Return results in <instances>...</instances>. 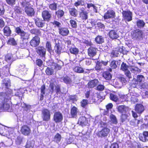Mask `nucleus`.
I'll return each mask as SVG.
<instances>
[{
    "label": "nucleus",
    "mask_w": 148,
    "mask_h": 148,
    "mask_svg": "<svg viewBox=\"0 0 148 148\" xmlns=\"http://www.w3.org/2000/svg\"><path fill=\"white\" fill-rule=\"evenodd\" d=\"M9 92H0V110L4 111H9L10 110L11 106L9 97L10 93Z\"/></svg>",
    "instance_id": "f257e3e1"
},
{
    "label": "nucleus",
    "mask_w": 148,
    "mask_h": 148,
    "mask_svg": "<svg viewBox=\"0 0 148 148\" xmlns=\"http://www.w3.org/2000/svg\"><path fill=\"white\" fill-rule=\"evenodd\" d=\"M21 26L17 27L15 29V32L17 34L20 36L21 40H28L30 38V34L22 30Z\"/></svg>",
    "instance_id": "f03ea898"
},
{
    "label": "nucleus",
    "mask_w": 148,
    "mask_h": 148,
    "mask_svg": "<svg viewBox=\"0 0 148 148\" xmlns=\"http://www.w3.org/2000/svg\"><path fill=\"white\" fill-rule=\"evenodd\" d=\"M110 131V129L106 127H104L102 129L98 132L97 133V136L100 138L106 137L109 134Z\"/></svg>",
    "instance_id": "7ed1b4c3"
},
{
    "label": "nucleus",
    "mask_w": 148,
    "mask_h": 148,
    "mask_svg": "<svg viewBox=\"0 0 148 148\" xmlns=\"http://www.w3.org/2000/svg\"><path fill=\"white\" fill-rule=\"evenodd\" d=\"M122 13L123 18L126 21L129 22L132 20V13L130 10H123Z\"/></svg>",
    "instance_id": "20e7f679"
},
{
    "label": "nucleus",
    "mask_w": 148,
    "mask_h": 148,
    "mask_svg": "<svg viewBox=\"0 0 148 148\" xmlns=\"http://www.w3.org/2000/svg\"><path fill=\"white\" fill-rule=\"evenodd\" d=\"M55 87V90L56 93L57 95L60 94L61 92V88L60 86L59 85H56L53 82H51L50 83L49 85V91L51 94L53 93L54 92V88Z\"/></svg>",
    "instance_id": "39448f33"
},
{
    "label": "nucleus",
    "mask_w": 148,
    "mask_h": 148,
    "mask_svg": "<svg viewBox=\"0 0 148 148\" xmlns=\"http://www.w3.org/2000/svg\"><path fill=\"white\" fill-rule=\"evenodd\" d=\"M42 118L43 121L47 122L51 119V113L50 111L47 109H44L42 111Z\"/></svg>",
    "instance_id": "423d86ee"
},
{
    "label": "nucleus",
    "mask_w": 148,
    "mask_h": 148,
    "mask_svg": "<svg viewBox=\"0 0 148 148\" xmlns=\"http://www.w3.org/2000/svg\"><path fill=\"white\" fill-rule=\"evenodd\" d=\"M79 17L84 21H85L88 18V12L85 10V9L83 7L79 9Z\"/></svg>",
    "instance_id": "0eeeda50"
},
{
    "label": "nucleus",
    "mask_w": 148,
    "mask_h": 148,
    "mask_svg": "<svg viewBox=\"0 0 148 148\" xmlns=\"http://www.w3.org/2000/svg\"><path fill=\"white\" fill-rule=\"evenodd\" d=\"M116 17V13L114 11L112 10H107L104 14L103 16L104 19L105 20L107 19H113Z\"/></svg>",
    "instance_id": "6e6552de"
},
{
    "label": "nucleus",
    "mask_w": 148,
    "mask_h": 148,
    "mask_svg": "<svg viewBox=\"0 0 148 148\" xmlns=\"http://www.w3.org/2000/svg\"><path fill=\"white\" fill-rule=\"evenodd\" d=\"M20 132L24 136H28L31 133V130L30 127L26 125H22L21 127Z\"/></svg>",
    "instance_id": "1a4fd4ad"
},
{
    "label": "nucleus",
    "mask_w": 148,
    "mask_h": 148,
    "mask_svg": "<svg viewBox=\"0 0 148 148\" xmlns=\"http://www.w3.org/2000/svg\"><path fill=\"white\" fill-rule=\"evenodd\" d=\"M40 37L37 36L33 37L29 42L30 46L32 47H36L39 45L40 42Z\"/></svg>",
    "instance_id": "9d476101"
},
{
    "label": "nucleus",
    "mask_w": 148,
    "mask_h": 148,
    "mask_svg": "<svg viewBox=\"0 0 148 148\" xmlns=\"http://www.w3.org/2000/svg\"><path fill=\"white\" fill-rule=\"evenodd\" d=\"M63 119L62 114L60 112H55L53 116V121L56 123L61 122Z\"/></svg>",
    "instance_id": "9b49d317"
},
{
    "label": "nucleus",
    "mask_w": 148,
    "mask_h": 148,
    "mask_svg": "<svg viewBox=\"0 0 148 148\" xmlns=\"http://www.w3.org/2000/svg\"><path fill=\"white\" fill-rule=\"evenodd\" d=\"M59 34L62 36H68L70 33V31L68 27H61L58 28Z\"/></svg>",
    "instance_id": "f8f14e48"
},
{
    "label": "nucleus",
    "mask_w": 148,
    "mask_h": 148,
    "mask_svg": "<svg viewBox=\"0 0 148 148\" xmlns=\"http://www.w3.org/2000/svg\"><path fill=\"white\" fill-rule=\"evenodd\" d=\"M36 53L41 57H45L46 53V49L42 46H40L36 48Z\"/></svg>",
    "instance_id": "ddd939ff"
},
{
    "label": "nucleus",
    "mask_w": 148,
    "mask_h": 148,
    "mask_svg": "<svg viewBox=\"0 0 148 148\" xmlns=\"http://www.w3.org/2000/svg\"><path fill=\"white\" fill-rule=\"evenodd\" d=\"M79 112L78 108L75 106H73L70 109V118H76Z\"/></svg>",
    "instance_id": "4468645a"
},
{
    "label": "nucleus",
    "mask_w": 148,
    "mask_h": 148,
    "mask_svg": "<svg viewBox=\"0 0 148 148\" xmlns=\"http://www.w3.org/2000/svg\"><path fill=\"white\" fill-rule=\"evenodd\" d=\"M42 16L44 21H49L51 19V14L48 10H44L42 13Z\"/></svg>",
    "instance_id": "2eb2a0df"
},
{
    "label": "nucleus",
    "mask_w": 148,
    "mask_h": 148,
    "mask_svg": "<svg viewBox=\"0 0 148 148\" xmlns=\"http://www.w3.org/2000/svg\"><path fill=\"white\" fill-rule=\"evenodd\" d=\"M138 138L140 140L143 142L148 141V131H144L142 133L140 134Z\"/></svg>",
    "instance_id": "dca6fc26"
},
{
    "label": "nucleus",
    "mask_w": 148,
    "mask_h": 148,
    "mask_svg": "<svg viewBox=\"0 0 148 148\" xmlns=\"http://www.w3.org/2000/svg\"><path fill=\"white\" fill-rule=\"evenodd\" d=\"M25 11L27 14L29 16H34L35 14V11L33 8L31 7L26 6L25 8Z\"/></svg>",
    "instance_id": "f3484780"
},
{
    "label": "nucleus",
    "mask_w": 148,
    "mask_h": 148,
    "mask_svg": "<svg viewBox=\"0 0 148 148\" xmlns=\"http://www.w3.org/2000/svg\"><path fill=\"white\" fill-rule=\"evenodd\" d=\"M44 21L42 18H38L34 20L36 26L38 27H42L45 26V23Z\"/></svg>",
    "instance_id": "a211bd4d"
},
{
    "label": "nucleus",
    "mask_w": 148,
    "mask_h": 148,
    "mask_svg": "<svg viewBox=\"0 0 148 148\" xmlns=\"http://www.w3.org/2000/svg\"><path fill=\"white\" fill-rule=\"evenodd\" d=\"M2 85L3 86H4L6 88L8 89V91H6L5 92H8L9 90V92L10 93V90L9 89V87L11 86V82L10 80L9 79L5 78L2 80Z\"/></svg>",
    "instance_id": "6ab92c4d"
},
{
    "label": "nucleus",
    "mask_w": 148,
    "mask_h": 148,
    "mask_svg": "<svg viewBox=\"0 0 148 148\" xmlns=\"http://www.w3.org/2000/svg\"><path fill=\"white\" fill-rule=\"evenodd\" d=\"M3 31L4 35L7 37L10 36L12 34L11 30L8 25L5 26L3 28Z\"/></svg>",
    "instance_id": "aec40b11"
},
{
    "label": "nucleus",
    "mask_w": 148,
    "mask_h": 148,
    "mask_svg": "<svg viewBox=\"0 0 148 148\" xmlns=\"http://www.w3.org/2000/svg\"><path fill=\"white\" fill-rule=\"evenodd\" d=\"M143 33L142 31L139 29H138L137 31L134 32L133 35V36L136 39H140L143 38Z\"/></svg>",
    "instance_id": "412c9836"
},
{
    "label": "nucleus",
    "mask_w": 148,
    "mask_h": 148,
    "mask_svg": "<svg viewBox=\"0 0 148 148\" xmlns=\"http://www.w3.org/2000/svg\"><path fill=\"white\" fill-rule=\"evenodd\" d=\"M135 110L138 114L142 113L145 110L143 106L141 104H137L136 105Z\"/></svg>",
    "instance_id": "4be33fe9"
},
{
    "label": "nucleus",
    "mask_w": 148,
    "mask_h": 148,
    "mask_svg": "<svg viewBox=\"0 0 148 148\" xmlns=\"http://www.w3.org/2000/svg\"><path fill=\"white\" fill-rule=\"evenodd\" d=\"M88 53L90 57H93L97 53V49L92 47H90L88 49Z\"/></svg>",
    "instance_id": "5701e85b"
},
{
    "label": "nucleus",
    "mask_w": 148,
    "mask_h": 148,
    "mask_svg": "<svg viewBox=\"0 0 148 148\" xmlns=\"http://www.w3.org/2000/svg\"><path fill=\"white\" fill-rule=\"evenodd\" d=\"M99 81L97 79H94L89 81L87 84L88 88H90L96 86L98 84Z\"/></svg>",
    "instance_id": "b1692460"
},
{
    "label": "nucleus",
    "mask_w": 148,
    "mask_h": 148,
    "mask_svg": "<svg viewBox=\"0 0 148 148\" xmlns=\"http://www.w3.org/2000/svg\"><path fill=\"white\" fill-rule=\"evenodd\" d=\"M69 13L70 15L72 16L75 17L78 15V11L75 8L73 7L68 8Z\"/></svg>",
    "instance_id": "393cba45"
},
{
    "label": "nucleus",
    "mask_w": 148,
    "mask_h": 148,
    "mask_svg": "<svg viewBox=\"0 0 148 148\" xmlns=\"http://www.w3.org/2000/svg\"><path fill=\"white\" fill-rule=\"evenodd\" d=\"M118 112L121 114L126 113L127 107L125 105H120L117 108Z\"/></svg>",
    "instance_id": "a878e982"
},
{
    "label": "nucleus",
    "mask_w": 148,
    "mask_h": 148,
    "mask_svg": "<svg viewBox=\"0 0 148 148\" xmlns=\"http://www.w3.org/2000/svg\"><path fill=\"white\" fill-rule=\"evenodd\" d=\"M78 123L82 126H85L87 123L86 118L84 116H81L78 120Z\"/></svg>",
    "instance_id": "bb28decb"
},
{
    "label": "nucleus",
    "mask_w": 148,
    "mask_h": 148,
    "mask_svg": "<svg viewBox=\"0 0 148 148\" xmlns=\"http://www.w3.org/2000/svg\"><path fill=\"white\" fill-rule=\"evenodd\" d=\"M108 35L110 38L112 39H116L119 37L118 34L114 30H110L109 33Z\"/></svg>",
    "instance_id": "cd10ccee"
},
{
    "label": "nucleus",
    "mask_w": 148,
    "mask_h": 148,
    "mask_svg": "<svg viewBox=\"0 0 148 148\" xmlns=\"http://www.w3.org/2000/svg\"><path fill=\"white\" fill-rule=\"evenodd\" d=\"M55 52L58 55H60L62 52V48L60 44L59 43H56L54 47Z\"/></svg>",
    "instance_id": "c85d7f7f"
},
{
    "label": "nucleus",
    "mask_w": 148,
    "mask_h": 148,
    "mask_svg": "<svg viewBox=\"0 0 148 148\" xmlns=\"http://www.w3.org/2000/svg\"><path fill=\"white\" fill-rule=\"evenodd\" d=\"M103 77L106 80H110L112 78V75L108 71H104L102 73Z\"/></svg>",
    "instance_id": "c756f323"
},
{
    "label": "nucleus",
    "mask_w": 148,
    "mask_h": 148,
    "mask_svg": "<svg viewBox=\"0 0 148 148\" xmlns=\"http://www.w3.org/2000/svg\"><path fill=\"white\" fill-rule=\"evenodd\" d=\"M14 12L16 15H19L22 14L23 10L19 6L16 5L14 8Z\"/></svg>",
    "instance_id": "7c9ffc66"
},
{
    "label": "nucleus",
    "mask_w": 148,
    "mask_h": 148,
    "mask_svg": "<svg viewBox=\"0 0 148 148\" xmlns=\"http://www.w3.org/2000/svg\"><path fill=\"white\" fill-rule=\"evenodd\" d=\"M116 63L118 65H119L120 64V61L113 60L110 62V66L112 69H116L117 67Z\"/></svg>",
    "instance_id": "2f4dec72"
},
{
    "label": "nucleus",
    "mask_w": 148,
    "mask_h": 148,
    "mask_svg": "<svg viewBox=\"0 0 148 148\" xmlns=\"http://www.w3.org/2000/svg\"><path fill=\"white\" fill-rule=\"evenodd\" d=\"M45 84H43L41 86L40 90V100L41 101L42 100L44 97V95L45 93Z\"/></svg>",
    "instance_id": "473e14b6"
},
{
    "label": "nucleus",
    "mask_w": 148,
    "mask_h": 148,
    "mask_svg": "<svg viewBox=\"0 0 148 148\" xmlns=\"http://www.w3.org/2000/svg\"><path fill=\"white\" fill-rule=\"evenodd\" d=\"M99 95H97V96L93 94L92 95L91 99H90V102L91 103H95L99 99V98L100 97Z\"/></svg>",
    "instance_id": "72a5a7b5"
},
{
    "label": "nucleus",
    "mask_w": 148,
    "mask_h": 148,
    "mask_svg": "<svg viewBox=\"0 0 148 148\" xmlns=\"http://www.w3.org/2000/svg\"><path fill=\"white\" fill-rule=\"evenodd\" d=\"M41 29H33L31 30L30 32L32 34L36 35V36H40L41 35V32L40 31Z\"/></svg>",
    "instance_id": "f704fd0d"
},
{
    "label": "nucleus",
    "mask_w": 148,
    "mask_h": 148,
    "mask_svg": "<svg viewBox=\"0 0 148 148\" xmlns=\"http://www.w3.org/2000/svg\"><path fill=\"white\" fill-rule=\"evenodd\" d=\"M49 66H54V69L56 71H58L60 70L62 68V66L63 65H60L55 63L54 62H52L51 63V64L48 65Z\"/></svg>",
    "instance_id": "c9c22d12"
},
{
    "label": "nucleus",
    "mask_w": 148,
    "mask_h": 148,
    "mask_svg": "<svg viewBox=\"0 0 148 148\" xmlns=\"http://www.w3.org/2000/svg\"><path fill=\"white\" fill-rule=\"evenodd\" d=\"M55 14L58 18H61L64 16V12L62 10L59 9L55 12Z\"/></svg>",
    "instance_id": "e433bc0d"
},
{
    "label": "nucleus",
    "mask_w": 148,
    "mask_h": 148,
    "mask_svg": "<svg viewBox=\"0 0 148 148\" xmlns=\"http://www.w3.org/2000/svg\"><path fill=\"white\" fill-rule=\"evenodd\" d=\"M27 40H21L20 42L19 45L22 49L26 48L27 46Z\"/></svg>",
    "instance_id": "4c0bfd02"
},
{
    "label": "nucleus",
    "mask_w": 148,
    "mask_h": 148,
    "mask_svg": "<svg viewBox=\"0 0 148 148\" xmlns=\"http://www.w3.org/2000/svg\"><path fill=\"white\" fill-rule=\"evenodd\" d=\"M95 40L97 43L101 44L104 42V39L101 36H98L95 38Z\"/></svg>",
    "instance_id": "58836bf2"
},
{
    "label": "nucleus",
    "mask_w": 148,
    "mask_h": 148,
    "mask_svg": "<svg viewBox=\"0 0 148 148\" xmlns=\"http://www.w3.org/2000/svg\"><path fill=\"white\" fill-rule=\"evenodd\" d=\"M7 43L8 45L14 46L17 45L16 42L14 38H10L8 40Z\"/></svg>",
    "instance_id": "ea45409f"
},
{
    "label": "nucleus",
    "mask_w": 148,
    "mask_h": 148,
    "mask_svg": "<svg viewBox=\"0 0 148 148\" xmlns=\"http://www.w3.org/2000/svg\"><path fill=\"white\" fill-rule=\"evenodd\" d=\"M45 72L48 75H52L54 73V69L52 67H47L45 70Z\"/></svg>",
    "instance_id": "a19ab883"
},
{
    "label": "nucleus",
    "mask_w": 148,
    "mask_h": 148,
    "mask_svg": "<svg viewBox=\"0 0 148 148\" xmlns=\"http://www.w3.org/2000/svg\"><path fill=\"white\" fill-rule=\"evenodd\" d=\"M129 66L126 63L123 62L121 65L120 69L122 71L125 72L128 70Z\"/></svg>",
    "instance_id": "79ce46f5"
},
{
    "label": "nucleus",
    "mask_w": 148,
    "mask_h": 148,
    "mask_svg": "<svg viewBox=\"0 0 148 148\" xmlns=\"http://www.w3.org/2000/svg\"><path fill=\"white\" fill-rule=\"evenodd\" d=\"M128 97L127 95H119V99L121 102L128 101Z\"/></svg>",
    "instance_id": "37998d69"
},
{
    "label": "nucleus",
    "mask_w": 148,
    "mask_h": 148,
    "mask_svg": "<svg viewBox=\"0 0 148 148\" xmlns=\"http://www.w3.org/2000/svg\"><path fill=\"white\" fill-rule=\"evenodd\" d=\"M110 98L111 100L115 102H117L119 101V98L117 95L112 93L110 94Z\"/></svg>",
    "instance_id": "c03bdc74"
},
{
    "label": "nucleus",
    "mask_w": 148,
    "mask_h": 148,
    "mask_svg": "<svg viewBox=\"0 0 148 148\" xmlns=\"http://www.w3.org/2000/svg\"><path fill=\"white\" fill-rule=\"evenodd\" d=\"M61 138V135L59 133H57L54 136V141L56 143H58L60 141Z\"/></svg>",
    "instance_id": "a18cd8bd"
},
{
    "label": "nucleus",
    "mask_w": 148,
    "mask_h": 148,
    "mask_svg": "<svg viewBox=\"0 0 148 148\" xmlns=\"http://www.w3.org/2000/svg\"><path fill=\"white\" fill-rule=\"evenodd\" d=\"M69 50L71 53L75 55L78 54L79 52V49L75 47H71L70 48Z\"/></svg>",
    "instance_id": "49530a36"
},
{
    "label": "nucleus",
    "mask_w": 148,
    "mask_h": 148,
    "mask_svg": "<svg viewBox=\"0 0 148 148\" xmlns=\"http://www.w3.org/2000/svg\"><path fill=\"white\" fill-rule=\"evenodd\" d=\"M74 71L76 73H83L84 72V70L83 68L78 66H76L74 68Z\"/></svg>",
    "instance_id": "de8ad7c7"
},
{
    "label": "nucleus",
    "mask_w": 148,
    "mask_h": 148,
    "mask_svg": "<svg viewBox=\"0 0 148 148\" xmlns=\"http://www.w3.org/2000/svg\"><path fill=\"white\" fill-rule=\"evenodd\" d=\"M137 26L139 28L143 27L145 25V23L143 20L139 19L136 23Z\"/></svg>",
    "instance_id": "09e8293b"
},
{
    "label": "nucleus",
    "mask_w": 148,
    "mask_h": 148,
    "mask_svg": "<svg viewBox=\"0 0 148 148\" xmlns=\"http://www.w3.org/2000/svg\"><path fill=\"white\" fill-rule=\"evenodd\" d=\"M110 117L111 121L113 124H116L118 123L117 118L114 115L112 114H111Z\"/></svg>",
    "instance_id": "8fccbe9b"
},
{
    "label": "nucleus",
    "mask_w": 148,
    "mask_h": 148,
    "mask_svg": "<svg viewBox=\"0 0 148 148\" xmlns=\"http://www.w3.org/2000/svg\"><path fill=\"white\" fill-rule=\"evenodd\" d=\"M46 48L47 49V51L51 53L52 51V47L51 43L50 41H47L45 44Z\"/></svg>",
    "instance_id": "3c124183"
},
{
    "label": "nucleus",
    "mask_w": 148,
    "mask_h": 148,
    "mask_svg": "<svg viewBox=\"0 0 148 148\" xmlns=\"http://www.w3.org/2000/svg\"><path fill=\"white\" fill-rule=\"evenodd\" d=\"M88 104V101L87 99H83L80 102V106L83 108H85Z\"/></svg>",
    "instance_id": "603ef678"
},
{
    "label": "nucleus",
    "mask_w": 148,
    "mask_h": 148,
    "mask_svg": "<svg viewBox=\"0 0 148 148\" xmlns=\"http://www.w3.org/2000/svg\"><path fill=\"white\" fill-rule=\"evenodd\" d=\"M145 79L144 76L142 75H138L137 77V79L136 80V82H137V84L138 82L139 84L141 83L142 81Z\"/></svg>",
    "instance_id": "864d4df0"
},
{
    "label": "nucleus",
    "mask_w": 148,
    "mask_h": 148,
    "mask_svg": "<svg viewBox=\"0 0 148 148\" xmlns=\"http://www.w3.org/2000/svg\"><path fill=\"white\" fill-rule=\"evenodd\" d=\"M128 116L126 113L122 114L121 116L120 120L122 123L125 122L127 119Z\"/></svg>",
    "instance_id": "5fc2aeb1"
},
{
    "label": "nucleus",
    "mask_w": 148,
    "mask_h": 148,
    "mask_svg": "<svg viewBox=\"0 0 148 148\" xmlns=\"http://www.w3.org/2000/svg\"><path fill=\"white\" fill-rule=\"evenodd\" d=\"M63 80L64 82L66 84H69L71 82V79L67 75L64 76L63 77Z\"/></svg>",
    "instance_id": "6e6d98bb"
},
{
    "label": "nucleus",
    "mask_w": 148,
    "mask_h": 148,
    "mask_svg": "<svg viewBox=\"0 0 148 148\" xmlns=\"http://www.w3.org/2000/svg\"><path fill=\"white\" fill-rule=\"evenodd\" d=\"M49 8L51 10H56L57 8V4L54 3L49 5Z\"/></svg>",
    "instance_id": "4d7b16f0"
},
{
    "label": "nucleus",
    "mask_w": 148,
    "mask_h": 148,
    "mask_svg": "<svg viewBox=\"0 0 148 148\" xmlns=\"http://www.w3.org/2000/svg\"><path fill=\"white\" fill-rule=\"evenodd\" d=\"M69 22L71 27L73 28H76L77 27V24L76 21L73 19L70 20Z\"/></svg>",
    "instance_id": "13d9d810"
},
{
    "label": "nucleus",
    "mask_w": 148,
    "mask_h": 148,
    "mask_svg": "<svg viewBox=\"0 0 148 148\" xmlns=\"http://www.w3.org/2000/svg\"><path fill=\"white\" fill-rule=\"evenodd\" d=\"M105 88L104 85L99 84L97 86L96 90L99 91H102L104 90Z\"/></svg>",
    "instance_id": "bf43d9fd"
},
{
    "label": "nucleus",
    "mask_w": 148,
    "mask_h": 148,
    "mask_svg": "<svg viewBox=\"0 0 148 148\" xmlns=\"http://www.w3.org/2000/svg\"><path fill=\"white\" fill-rule=\"evenodd\" d=\"M102 65L100 62L97 61L95 66V69L96 70H100L101 69Z\"/></svg>",
    "instance_id": "052dcab7"
},
{
    "label": "nucleus",
    "mask_w": 148,
    "mask_h": 148,
    "mask_svg": "<svg viewBox=\"0 0 148 148\" xmlns=\"http://www.w3.org/2000/svg\"><path fill=\"white\" fill-rule=\"evenodd\" d=\"M51 23L54 26V27H57L59 28V27H60L61 23L57 21L54 20L53 22H51Z\"/></svg>",
    "instance_id": "680f3d73"
},
{
    "label": "nucleus",
    "mask_w": 148,
    "mask_h": 148,
    "mask_svg": "<svg viewBox=\"0 0 148 148\" xmlns=\"http://www.w3.org/2000/svg\"><path fill=\"white\" fill-rule=\"evenodd\" d=\"M97 27H98V29H104L105 28V26L104 25L100 22H99L97 23Z\"/></svg>",
    "instance_id": "e2e57ef3"
},
{
    "label": "nucleus",
    "mask_w": 148,
    "mask_h": 148,
    "mask_svg": "<svg viewBox=\"0 0 148 148\" xmlns=\"http://www.w3.org/2000/svg\"><path fill=\"white\" fill-rule=\"evenodd\" d=\"M130 70L134 73H139L141 71L140 69L138 68L135 66L132 68Z\"/></svg>",
    "instance_id": "0e129e2a"
},
{
    "label": "nucleus",
    "mask_w": 148,
    "mask_h": 148,
    "mask_svg": "<svg viewBox=\"0 0 148 148\" xmlns=\"http://www.w3.org/2000/svg\"><path fill=\"white\" fill-rule=\"evenodd\" d=\"M6 3L12 6L15 5L16 0H5Z\"/></svg>",
    "instance_id": "69168bd1"
},
{
    "label": "nucleus",
    "mask_w": 148,
    "mask_h": 148,
    "mask_svg": "<svg viewBox=\"0 0 148 148\" xmlns=\"http://www.w3.org/2000/svg\"><path fill=\"white\" fill-rule=\"evenodd\" d=\"M22 141V138L20 136H17L15 140V142L16 144L20 145Z\"/></svg>",
    "instance_id": "338daca9"
},
{
    "label": "nucleus",
    "mask_w": 148,
    "mask_h": 148,
    "mask_svg": "<svg viewBox=\"0 0 148 148\" xmlns=\"http://www.w3.org/2000/svg\"><path fill=\"white\" fill-rule=\"evenodd\" d=\"M29 0H22V1L21 3V5L23 7L29 5Z\"/></svg>",
    "instance_id": "774afa93"
}]
</instances>
